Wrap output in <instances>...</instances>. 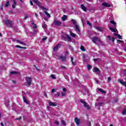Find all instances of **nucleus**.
Listing matches in <instances>:
<instances>
[{
  "instance_id": "1",
  "label": "nucleus",
  "mask_w": 126,
  "mask_h": 126,
  "mask_svg": "<svg viewBox=\"0 0 126 126\" xmlns=\"http://www.w3.org/2000/svg\"><path fill=\"white\" fill-rule=\"evenodd\" d=\"M26 81L28 83V85H31V83H32V78L31 77H27L25 78Z\"/></svg>"
},
{
  "instance_id": "2",
  "label": "nucleus",
  "mask_w": 126,
  "mask_h": 126,
  "mask_svg": "<svg viewBox=\"0 0 126 126\" xmlns=\"http://www.w3.org/2000/svg\"><path fill=\"white\" fill-rule=\"evenodd\" d=\"M75 30L77 34H80V27H79V25H75Z\"/></svg>"
},
{
  "instance_id": "3",
  "label": "nucleus",
  "mask_w": 126,
  "mask_h": 126,
  "mask_svg": "<svg viewBox=\"0 0 126 126\" xmlns=\"http://www.w3.org/2000/svg\"><path fill=\"white\" fill-rule=\"evenodd\" d=\"M92 41L94 44H97V43H100V39L98 37L94 36L92 38Z\"/></svg>"
},
{
  "instance_id": "4",
  "label": "nucleus",
  "mask_w": 126,
  "mask_h": 126,
  "mask_svg": "<svg viewBox=\"0 0 126 126\" xmlns=\"http://www.w3.org/2000/svg\"><path fill=\"white\" fill-rule=\"evenodd\" d=\"M101 6L103 7H111V4L107 2H104L101 3Z\"/></svg>"
},
{
  "instance_id": "5",
  "label": "nucleus",
  "mask_w": 126,
  "mask_h": 126,
  "mask_svg": "<svg viewBox=\"0 0 126 126\" xmlns=\"http://www.w3.org/2000/svg\"><path fill=\"white\" fill-rule=\"evenodd\" d=\"M4 23H5L6 25L8 26V27H11V26H12V22L8 20H6Z\"/></svg>"
},
{
  "instance_id": "6",
  "label": "nucleus",
  "mask_w": 126,
  "mask_h": 126,
  "mask_svg": "<svg viewBox=\"0 0 126 126\" xmlns=\"http://www.w3.org/2000/svg\"><path fill=\"white\" fill-rule=\"evenodd\" d=\"M81 103H82V104H83L84 107H85L86 108H87V109H90V106H89V105H87V103H86V102H85L84 100L81 99L80 100Z\"/></svg>"
},
{
  "instance_id": "7",
  "label": "nucleus",
  "mask_w": 126,
  "mask_h": 126,
  "mask_svg": "<svg viewBox=\"0 0 126 126\" xmlns=\"http://www.w3.org/2000/svg\"><path fill=\"white\" fill-rule=\"evenodd\" d=\"M54 24L57 26H60L62 25V22L55 19L54 21Z\"/></svg>"
},
{
  "instance_id": "8",
  "label": "nucleus",
  "mask_w": 126,
  "mask_h": 126,
  "mask_svg": "<svg viewBox=\"0 0 126 126\" xmlns=\"http://www.w3.org/2000/svg\"><path fill=\"white\" fill-rule=\"evenodd\" d=\"M74 122L76 124L77 126H79L80 125V120L77 118L74 119Z\"/></svg>"
},
{
  "instance_id": "9",
  "label": "nucleus",
  "mask_w": 126,
  "mask_h": 126,
  "mask_svg": "<svg viewBox=\"0 0 126 126\" xmlns=\"http://www.w3.org/2000/svg\"><path fill=\"white\" fill-rule=\"evenodd\" d=\"M81 8L85 12H86L87 11V8H86V7L84 4L81 5Z\"/></svg>"
},
{
  "instance_id": "10",
  "label": "nucleus",
  "mask_w": 126,
  "mask_h": 126,
  "mask_svg": "<svg viewBox=\"0 0 126 126\" xmlns=\"http://www.w3.org/2000/svg\"><path fill=\"white\" fill-rule=\"evenodd\" d=\"M118 82H120V83H121V84L123 85V86H125V87H126V82H124L122 80L119 79Z\"/></svg>"
},
{
  "instance_id": "11",
  "label": "nucleus",
  "mask_w": 126,
  "mask_h": 126,
  "mask_svg": "<svg viewBox=\"0 0 126 126\" xmlns=\"http://www.w3.org/2000/svg\"><path fill=\"white\" fill-rule=\"evenodd\" d=\"M107 37L108 38L109 41H112V43H114L115 42V38L114 37H111V36L108 35Z\"/></svg>"
},
{
  "instance_id": "12",
  "label": "nucleus",
  "mask_w": 126,
  "mask_h": 126,
  "mask_svg": "<svg viewBox=\"0 0 126 126\" xmlns=\"http://www.w3.org/2000/svg\"><path fill=\"white\" fill-rule=\"evenodd\" d=\"M109 29H110V30H111V31L112 32H114V33H116V32H117V31H118V30L116 28L114 29L110 27H109Z\"/></svg>"
},
{
  "instance_id": "13",
  "label": "nucleus",
  "mask_w": 126,
  "mask_h": 126,
  "mask_svg": "<svg viewBox=\"0 0 126 126\" xmlns=\"http://www.w3.org/2000/svg\"><path fill=\"white\" fill-rule=\"evenodd\" d=\"M70 35L73 38H75L76 37V34L73 32L71 31H70Z\"/></svg>"
},
{
  "instance_id": "14",
  "label": "nucleus",
  "mask_w": 126,
  "mask_h": 126,
  "mask_svg": "<svg viewBox=\"0 0 126 126\" xmlns=\"http://www.w3.org/2000/svg\"><path fill=\"white\" fill-rule=\"evenodd\" d=\"M16 42H17V43H19V44H21V45H23V46H25V45H26L24 42H23L18 39H16Z\"/></svg>"
},
{
  "instance_id": "15",
  "label": "nucleus",
  "mask_w": 126,
  "mask_h": 126,
  "mask_svg": "<svg viewBox=\"0 0 126 126\" xmlns=\"http://www.w3.org/2000/svg\"><path fill=\"white\" fill-rule=\"evenodd\" d=\"M48 104L49 106H51L52 107H56L57 106V104L53 102H49Z\"/></svg>"
},
{
  "instance_id": "16",
  "label": "nucleus",
  "mask_w": 126,
  "mask_h": 126,
  "mask_svg": "<svg viewBox=\"0 0 126 126\" xmlns=\"http://www.w3.org/2000/svg\"><path fill=\"white\" fill-rule=\"evenodd\" d=\"M33 2H35V3H36L38 6H40L41 5V4H40V2L38 0H33Z\"/></svg>"
},
{
  "instance_id": "17",
  "label": "nucleus",
  "mask_w": 126,
  "mask_h": 126,
  "mask_svg": "<svg viewBox=\"0 0 126 126\" xmlns=\"http://www.w3.org/2000/svg\"><path fill=\"white\" fill-rule=\"evenodd\" d=\"M71 21L72 22V24H73V25H74V26H75V25H78L77 22H76V20L72 19Z\"/></svg>"
},
{
  "instance_id": "18",
  "label": "nucleus",
  "mask_w": 126,
  "mask_h": 126,
  "mask_svg": "<svg viewBox=\"0 0 126 126\" xmlns=\"http://www.w3.org/2000/svg\"><path fill=\"white\" fill-rule=\"evenodd\" d=\"M66 18H67V16L65 15H63V17L62 18L63 21H65L66 20Z\"/></svg>"
},
{
  "instance_id": "19",
  "label": "nucleus",
  "mask_w": 126,
  "mask_h": 126,
  "mask_svg": "<svg viewBox=\"0 0 126 126\" xmlns=\"http://www.w3.org/2000/svg\"><path fill=\"white\" fill-rule=\"evenodd\" d=\"M60 46H61V44H58L57 45H56V46L54 47V51H57V50H58V49H59V48H60Z\"/></svg>"
},
{
  "instance_id": "20",
  "label": "nucleus",
  "mask_w": 126,
  "mask_h": 126,
  "mask_svg": "<svg viewBox=\"0 0 126 126\" xmlns=\"http://www.w3.org/2000/svg\"><path fill=\"white\" fill-rule=\"evenodd\" d=\"M4 104L6 107H8V106H9V101L8 100H5L4 101Z\"/></svg>"
},
{
  "instance_id": "21",
  "label": "nucleus",
  "mask_w": 126,
  "mask_h": 126,
  "mask_svg": "<svg viewBox=\"0 0 126 126\" xmlns=\"http://www.w3.org/2000/svg\"><path fill=\"white\" fill-rule=\"evenodd\" d=\"M99 70H100L99 69V68H96V67L94 68V69H93L94 72H99Z\"/></svg>"
},
{
  "instance_id": "22",
  "label": "nucleus",
  "mask_w": 126,
  "mask_h": 126,
  "mask_svg": "<svg viewBox=\"0 0 126 126\" xmlns=\"http://www.w3.org/2000/svg\"><path fill=\"white\" fill-rule=\"evenodd\" d=\"M61 59L62 62H65L66 57L65 56H61Z\"/></svg>"
},
{
  "instance_id": "23",
  "label": "nucleus",
  "mask_w": 126,
  "mask_h": 126,
  "mask_svg": "<svg viewBox=\"0 0 126 126\" xmlns=\"http://www.w3.org/2000/svg\"><path fill=\"white\" fill-rule=\"evenodd\" d=\"M32 25L33 26V28L34 29H37V26L36 24H34V22L33 21L32 22Z\"/></svg>"
},
{
  "instance_id": "24",
  "label": "nucleus",
  "mask_w": 126,
  "mask_h": 126,
  "mask_svg": "<svg viewBox=\"0 0 126 126\" xmlns=\"http://www.w3.org/2000/svg\"><path fill=\"white\" fill-rule=\"evenodd\" d=\"M66 36L67 37V40H68V41H69L70 42H71V37L69 36V35L66 34Z\"/></svg>"
},
{
  "instance_id": "25",
  "label": "nucleus",
  "mask_w": 126,
  "mask_h": 126,
  "mask_svg": "<svg viewBox=\"0 0 126 126\" xmlns=\"http://www.w3.org/2000/svg\"><path fill=\"white\" fill-rule=\"evenodd\" d=\"M110 23H111V24H113L114 25V27H116L117 23H116V22H115L114 21H110Z\"/></svg>"
},
{
  "instance_id": "26",
  "label": "nucleus",
  "mask_w": 126,
  "mask_h": 126,
  "mask_svg": "<svg viewBox=\"0 0 126 126\" xmlns=\"http://www.w3.org/2000/svg\"><path fill=\"white\" fill-rule=\"evenodd\" d=\"M96 29L97 30V31H99V32H102L103 30H102V28L100 27H95Z\"/></svg>"
},
{
  "instance_id": "27",
  "label": "nucleus",
  "mask_w": 126,
  "mask_h": 126,
  "mask_svg": "<svg viewBox=\"0 0 126 126\" xmlns=\"http://www.w3.org/2000/svg\"><path fill=\"white\" fill-rule=\"evenodd\" d=\"M39 7L42 10H45V11H47L48 10V9L45 8V7L41 6V5H40Z\"/></svg>"
},
{
  "instance_id": "28",
  "label": "nucleus",
  "mask_w": 126,
  "mask_h": 126,
  "mask_svg": "<svg viewBox=\"0 0 126 126\" xmlns=\"http://www.w3.org/2000/svg\"><path fill=\"white\" fill-rule=\"evenodd\" d=\"M44 13H45L46 15H47V16H48V17H49V18L51 17V15H50V14L49 13H48V12L44 11Z\"/></svg>"
},
{
  "instance_id": "29",
  "label": "nucleus",
  "mask_w": 126,
  "mask_h": 126,
  "mask_svg": "<svg viewBox=\"0 0 126 126\" xmlns=\"http://www.w3.org/2000/svg\"><path fill=\"white\" fill-rule=\"evenodd\" d=\"M13 4L12 5V8H15V5H16V2L15 1V0H13Z\"/></svg>"
},
{
  "instance_id": "30",
  "label": "nucleus",
  "mask_w": 126,
  "mask_h": 126,
  "mask_svg": "<svg viewBox=\"0 0 126 126\" xmlns=\"http://www.w3.org/2000/svg\"><path fill=\"white\" fill-rule=\"evenodd\" d=\"M98 91H99V92H101V93H103V94L106 93V92H105V91H104L102 89H98Z\"/></svg>"
},
{
  "instance_id": "31",
  "label": "nucleus",
  "mask_w": 126,
  "mask_h": 126,
  "mask_svg": "<svg viewBox=\"0 0 126 126\" xmlns=\"http://www.w3.org/2000/svg\"><path fill=\"white\" fill-rule=\"evenodd\" d=\"M8 6H9V1H7L5 4V7H8Z\"/></svg>"
},
{
  "instance_id": "32",
  "label": "nucleus",
  "mask_w": 126,
  "mask_h": 126,
  "mask_svg": "<svg viewBox=\"0 0 126 126\" xmlns=\"http://www.w3.org/2000/svg\"><path fill=\"white\" fill-rule=\"evenodd\" d=\"M122 114L126 115V108H125L122 112Z\"/></svg>"
},
{
  "instance_id": "33",
  "label": "nucleus",
  "mask_w": 126,
  "mask_h": 126,
  "mask_svg": "<svg viewBox=\"0 0 126 126\" xmlns=\"http://www.w3.org/2000/svg\"><path fill=\"white\" fill-rule=\"evenodd\" d=\"M33 34H37V33H38V30L37 29L33 30Z\"/></svg>"
},
{
  "instance_id": "34",
  "label": "nucleus",
  "mask_w": 126,
  "mask_h": 126,
  "mask_svg": "<svg viewBox=\"0 0 126 126\" xmlns=\"http://www.w3.org/2000/svg\"><path fill=\"white\" fill-rule=\"evenodd\" d=\"M23 100L25 103H26V104H28V102L27 101V100H26V98L25 97V96L23 97Z\"/></svg>"
},
{
  "instance_id": "35",
  "label": "nucleus",
  "mask_w": 126,
  "mask_h": 126,
  "mask_svg": "<svg viewBox=\"0 0 126 126\" xmlns=\"http://www.w3.org/2000/svg\"><path fill=\"white\" fill-rule=\"evenodd\" d=\"M42 28H44V29H46V28H47V25H46V24H43L42 25Z\"/></svg>"
},
{
  "instance_id": "36",
  "label": "nucleus",
  "mask_w": 126,
  "mask_h": 126,
  "mask_svg": "<svg viewBox=\"0 0 126 126\" xmlns=\"http://www.w3.org/2000/svg\"><path fill=\"white\" fill-rule=\"evenodd\" d=\"M92 67V66H91V65H88L87 66V68L89 70H90L91 69Z\"/></svg>"
},
{
  "instance_id": "37",
  "label": "nucleus",
  "mask_w": 126,
  "mask_h": 126,
  "mask_svg": "<svg viewBox=\"0 0 126 126\" xmlns=\"http://www.w3.org/2000/svg\"><path fill=\"white\" fill-rule=\"evenodd\" d=\"M16 48H20V49H26V48L25 47H21L19 45H17L16 46Z\"/></svg>"
},
{
  "instance_id": "38",
  "label": "nucleus",
  "mask_w": 126,
  "mask_h": 126,
  "mask_svg": "<svg viewBox=\"0 0 126 126\" xmlns=\"http://www.w3.org/2000/svg\"><path fill=\"white\" fill-rule=\"evenodd\" d=\"M50 76L53 79H56L57 78L56 76H55V75H51Z\"/></svg>"
},
{
  "instance_id": "39",
  "label": "nucleus",
  "mask_w": 126,
  "mask_h": 126,
  "mask_svg": "<svg viewBox=\"0 0 126 126\" xmlns=\"http://www.w3.org/2000/svg\"><path fill=\"white\" fill-rule=\"evenodd\" d=\"M47 39V36H43V38L42 39V41H46Z\"/></svg>"
},
{
  "instance_id": "40",
  "label": "nucleus",
  "mask_w": 126,
  "mask_h": 126,
  "mask_svg": "<svg viewBox=\"0 0 126 126\" xmlns=\"http://www.w3.org/2000/svg\"><path fill=\"white\" fill-rule=\"evenodd\" d=\"M10 74H16V73H17V72H15V71H11L10 72Z\"/></svg>"
},
{
  "instance_id": "41",
  "label": "nucleus",
  "mask_w": 126,
  "mask_h": 126,
  "mask_svg": "<svg viewBox=\"0 0 126 126\" xmlns=\"http://www.w3.org/2000/svg\"><path fill=\"white\" fill-rule=\"evenodd\" d=\"M87 23L88 25H89V26H90L91 27L92 26V25L91 24V23H90V22H89V21H87Z\"/></svg>"
},
{
  "instance_id": "42",
  "label": "nucleus",
  "mask_w": 126,
  "mask_h": 126,
  "mask_svg": "<svg viewBox=\"0 0 126 126\" xmlns=\"http://www.w3.org/2000/svg\"><path fill=\"white\" fill-rule=\"evenodd\" d=\"M80 49H81V50L82 51H85V49H84V47H83V46H81V47H80Z\"/></svg>"
},
{
  "instance_id": "43",
  "label": "nucleus",
  "mask_w": 126,
  "mask_h": 126,
  "mask_svg": "<svg viewBox=\"0 0 126 126\" xmlns=\"http://www.w3.org/2000/svg\"><path fill=\"white\" fill-rule=\"evenodd\" d=\"M71 62L72 64H74V63H73V57H71Z\"/></svg>"
},
{
  "instance_id": "44",
  "label": "nucleus",
  "mask_w": 126,
  "mask_h": 126,
  "mask_svg": "<svg viewBox=\"0 0 126 126\" xmlns=\"http://www.w3.org/2000/svg\"><path fill=\"white\" fill-rule=\"evenodd\" d=\"M62 125H63V126H65V122H64V120H62Z\"/></svg>"
},
{
  "instance_id": "45",
  "label": "nucleus",
  "mask_w": 126,
  "mask_h": 126,
  "mask_svg": "<svg viewBox=\"0 0 126 126\" xmlns=\"http://www.w3.org/2000/svg\"><path fill=\"white\" fill-rule=\"evenodd\" d=\"M117 36L118 37L119 39H122V36L120 34H118Z\"/></svg>"
},
{
  "instance_id": "46",
  "label": "nucleus",
  "mask_w": 126,
  "mask_h": 126,
  "mask_svg": "<svg viewBox=\"0 0 126 126\" xmlns=\"http://www.w3.org/2000/svg\"><path fill=\"white\" fill-rule=\"evenodd\" d=\"M61 68H62V69H65V66H61Z\"/></svg>"
},
{
  "instance_id": "47",
  "label": "nucleus",
  "mask_w": 126,
  "mask_h": 126,
  "mask_svg": "<svg viewBox=\"0 0 126 126\" xmlns=\"http://www.w3.org/2000/svg\"><path fill=\"white\" fill-rule=\"evenodd\" d=\"M110 80H112V79L111 78V77H108V82H110Z\"/></svg>"
},
{
  "instance_id": "48",
  "label": "nucleus",
  "mask_w": 126,
  "mask_h": 126,
  "mask_svg": "<svg viewBox=\"0 0 126 126\" xmlns=\"http://www.w3.org/2000/svg\"><path fill=\"white\" fill-rule=\"evenodd\" d=\"M96 105L100 106L101 105H103V103H102V102L98 103H97Z\"/></svg>"
},
{
  "instance_id": "49",
  "label": "nucleus",
  "mask_w": 126,
  "mask_h": 126,
  "mask_svg": "<svg viewBox=\"0 0 126 126\" xmlns=\"http://www.w3.org/2000/svg\"><path fill=\"white\" fill-rule=\"evenodd\" d=\"M55 124H56V125H60V123H59L58 121H55Z\"/></svg>"
},
{
  "instance_id": "50",
  "label": "nucleus",
  "mask_w": 126,
  "mask_h": 126,
  "mask_svg": "<svg viewBox=\"0 0 126 126\" xmlns=\"http://www.w3.org/2000/svg\"><path fill=\"white\" fill-rule=\"evenodd\" d=\"M66 94L65 93H62V96H65Z\"/></svg>"
},
{
  "instance_id": "51",
  "label": "nucleus",
  "mask_w": 126,
  "mask_h": 126,
  "mask_svg": "<svg viewBox=\"0 0 126 126\" xmlns=\"http://www.w3.org/2000/svg\"><path fill=\"white\" fill-rule=\"evenodd\" d=\"M117 41L120 42V43H123L124 42V41L123 40H117Z\"/></svg>"
},
{
  "instance_id": "52",
  "label": "nucleus",
  "mask_w": 126,
  "mask_h": 126,
  "mask_svg": "<svg viewBox=\"0 0 126 126\" xmlns=\"http://www.w3.org/2000/svg\"><path fill=\"white\" fill-rule=\"evenodd\" d=\"M57 97H59V96L61 95V94L60 93H57Z\"/></svg>"
},
{
  "instance_id": "53",
  "label": "nucleus",
  "mask_w": 126,
  "mask_h": 126,
  "mask_svg": "<svg viewBox=\"0 0 126 126\" xmlns=\"http://www.w3.org/2000/svg\"><path fill=\"white\" fill-rule=\"evenodd\" d=\"M63 91L64 92H66V89H65V88H63Z\"/></svg>"
},
{
  "instance_id": "54",
  "label": "nucleus",
  "mask_w": 126,
  "mask_h": 126,
  "mask_svg": "<svg viewBox=\"0 0 126 126\" xmlns=\"http://www.w3.org/2000/svg\"><path fill=\"white\" fill-rule=\"evenodd\" d=\"M95 82H96V83H97V84H99V81H98L97 79H95Z\"/></svg>"
},
{
  "instance_id": "55",
  "label": "nucleus",
  "mask_w": 126,
  "mask_h": 126,
  "mask_svg": "<svg viewBox=\"0 0 126 126\" xmlns=\"http://www.w3.org/2000/svg\"><path fill=\"white\" fill-rule=\"evenodd\" d=\"M54 92H55V89H52L51 91L52 93H54Z\"/></svg>"
},
{
  "instance_id": "56",
  "label": "nucleus",
  "mask_w": 126,
  "mask_h": 126,
  "mask_svg": "<svg viewBox=\"0 0 126 126\" xmlns=\"http://www.w3.org/2000/svg\"><path fill=\"white\" fill-rule=\"evenodd\" d=\"M30 3L31 5H33V2H32V1L30 0Z\"/></svg>"
},
{
  "instance_id": "57",
  "label": "nucleus",
  "mask_w": 126,
  "mask_h": 126,
  "mask_svg": "<svg viewBox=\"0 0 126 126\" xmlns=\"http://www.w3.org/2000/svg\"><path fill=\"white\" fill-rule=\"evenodd\" d=\"M44 96L45 97H47V93L46 92H44Z\"/></svg>"
},
{
  "instance_id": "58",
  "label": "nucleus",
  "mask_w": 126,
  "mask_h": 126,
  "mask_svg": "<svg viewBox=\"0 0 126 126\" xmlns=\"http://www.w3.org/2000/svg\"><path fill=\"white\" fill-rule=\"evenodd\" d=\"M16 120H21V117H20L19 118H16Z\"/></svg>"
},
{
  "instance_id": "59",
  "label": "nucleus",
  "mask_w": 126,
  "mask_h": 126,
  "mask_svg": "<svg viewBox=\"0 0 126 126\" xmlns=\"http://www.w3.org/2000/svg\"><path fill=\"white\" fill-rule=\"evenodd\" d=\"M28 18V16H25V19H27Z\"/></svg>"
},
{
  "instance_id": "60",
  "label": "nucleus",
  "mask_w": 126,
  "mask_h": 126,
  "mask_svg": "<svg viewBox=\"0 0 126 126\" xmlns=\"http://www.w3.org/2000/svg\"><path fill=\"white\" fill-rule=\"evenodd\" d=\"M0 126H3V123H2V122H1V123H0Z\"/></svg>"
},
{
  "instance_id": "61",
  "label": "nucleus",
  "mask_w": 126,
  "mask_h": 126,
  "mask_svg": "<svg viewBox=\"0 0 126 126\" xmlns=\"http://www.w3.org/2000/svg\"><path fill=\"white\" fill-rule=\"evenodd\" d=\"M114 35H115V36H118V34L117 33H114Z\"/></svg>"
},
{
  "instance_id": "62",
  "label": "nucleus",
  "mask_w": 126,
  "mask_h": 126,
  "mask_svg": "<svg viewBox=\"0 0 126 126\" xmlns=\"http://www.w3.org/2000/svg\"><path fill=\"white\" fill-rule=\"evenodd\" d=\"M94 62H96V61H97V59H94Z\"/></svg>"
},
{
  "instance_id": "63",
  "label": "nucleus",
  "mask_w": 126,
  "mask_h": 126,
  "mask_svg": "<svg viewBox=\"0 0 126 126\" xmlns=\"http://www.w3.org/2000/svg\"><path fill=\"white\" fill-rule=\"evenodd\" d=\"M52 96H53V97H56V95H55L54 94H53Z\"/></svg>"
},
{
  "instance_id": "64",
  "label": "nucleus",
  "mask_w": 126,
  "mask_h": 126,
  "mask_svg": "<svg viewBox=\"0 0 126 126\" xmlns=\"http://www.w3.org/2000/svg\"><path fill=\"white\" fill-rule=\"evenodd\" d=\"M35 15L36 18L38 17V15H37L36 13L35 14Z\"/></svg>"
}]
</instances>
